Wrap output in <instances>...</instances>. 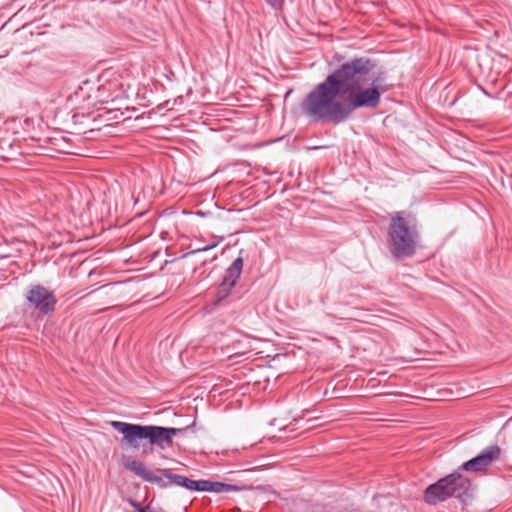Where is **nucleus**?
Segmentation results:
<instances>
[{"mask_svg": "<svg viewBox=\"0 0 512 512\" xmlns=\"http://www.w3.org/2000/svg\"><path fill=\"white\" fill-rule=\"evenodd\" d=\"M420 241L416 219L406 211L390 214L387 246L395 258H408L415 254Z\"/></svg>", "mask_w": 512, "mask_h": 512, "instance_id": "2", "label": "nucleus"}, {"mask_svg": "<svg viewBox=\"0 0 512 512\" xmlns=\"http://www.w3.org/2000/svg\"><path fill=\"white\" fill-rule=\"evenodd\" d=\"M25 299L29 307L43 315L52 314L57 304L54 292L40 284L28 287L25 292Z\"/></svg>", "mask_w": 512, "mask_h": 512, "instance_id": "4", "label": "nucleus"}, {"mask_svg": "<svg viewBox=\"0 0 512 512\" xmlns=\"http://www.w3.org/2000/svg\"><path fill=\"white\" fill-rule=\"evenodd\" d=\"M472 496L471 481L459 472L451 473L429 485L424 492V499L430 505H436L450 497L466 502Z\"/></svg>", "mask_w": 512, "mask_h": 512, "instance_id": "3", "label": "nucleus"}, {"mask_svg": "<svg viewBox=\"0 0 512 512\" xmlns=\"http://www.w3.org/2000/svg\"><path fill=\"white\" fill-rule=\"evenodd\" d=\"M373 68V62L364 57L343 63L308 93L301 104L303 113L314 121L340 123L359 108H376L385 91L381 78L362 87Z\"/></svg>", "mask_w": 512, "mask_h": 512, "instance_id": "1", "label": "nucleus"}, {"mask_svg": "<svg viewBox=\"0 0 512 512\" xmlns=\"http://www.w3.org/2000/svg\"><path fill=\"white\" fill-rule=\"evenodd\" d=\"M111 426L123 435L122 442L134 449L139 448L140 440L147 439V425L112 421Z\"/></svg>", "mask_w": 512, "mask_h": 512, "instance_id": "7", "label": "nucleus"}, {"mask_svg": "<svg viewBox=\"0 0 512 512\" xmlns=\"http://www.w3.org/2000/svg\"><path fill=\"white\" fill-rule=\"evenodd\" d=\"M189 429V426L185 428H167L155 425H147V440L151 445H156L161 448L171 446L173 443V436L178 435Z\"/></svg>", "mask_w": 512, "mask_h": 512, "instance_id": "9", "label": "nucleus"}, {"mask_svg": "<svg viewBox=\"0 0 512 512\" xmlns=\"http://www.w3.org/2000/svg\"><path fill=\"white\" fill-rule=\"evenodd\" d=\"M265 1L274 10H281L284 5V0H265Z\"/></svg>", "mask_w": 512, "mask_h": 512, "instance_id": "13", "label": "nucleus"}, {"mask_svg": "<svg viewBox=\"0 0 512 512\" xmlns=\"http://www.w3.org/2000/svg\"><path fill=\"white\" fill-rule=\"evenodd\" d=\"M182 487L191 491L212 493H229L240 490V488L237 485L233 484H227L212 480H192L187 477L184 478Z\"/></svg>", "mask_w": 512, "mask_h": 512, "instance_id": "8", "label": "nucleus"}, {"mask_svg": "<svg viewBox=\"0 0 512 512\" xmlns=\"http://www.w3.org/2000/svg\"><path fill=\"white\" fill-rule=\"evenodd\" d=\"M500 455V447L491 445L482 450L476 457L464 462L459 469L467 472H484L500 458Z\"/></svg>", "mask_w": 512, "mask_h": 512, "instance_id": "6", "label": "nucleus"}, {"mask_svg": "<svg viewBox=\"0 0 512 512\" xmlns=\"http://www.w3.org/2000/svg\"><path fill=\"white\" fill-rule=\"evenodd\" d=\"M215 246H216V244L207 245V246H204V247H202V248H198V249H196V250L192 251L191 253H197V252H202V251H208V250H210V249L214 248Z\"/></svg>", "mask_w": 512, "mask_h": 512, "instance_id": "14", "label": "nucleus"}, {"mask_svg": "<svg viewBox=\"0 0 512 512\" xmlns=\"http://www.w3.org/2000/svg\"><path fill=\"white\" fill-rule=\"evenodd\" d=\"M160 473L163 474L165 479L169 480V484H173L180 487L183 486V480L185 476L173 474L170 472V470L167 469L160 470Z\"/></svg>", "mask_w": 512, "mask_h": 512, "instance_id": "11", "label": "nucleus"}, {"mask_svg": "<svg viewBox=\"0 0 512 512\" xmlns=\"http://www.w3.org/2000/svg\"><path fill=\"white\" fill-rule=\"evenodd\" d=\"M164 478L165 477L163 475H157L154 472L150 471V476H147L145 481L158 484L160 487H167L169 483L165 482Z\"/></svg>", "mask_w": 512, "mask_h": 512, "instance_id": "12", "label": "nucleus"}, {"mask_svg": "<svg viewBox=\"0 0 512 512\" xmlns=\"http://www.w3.org/2000/svg\"><path fill=\"white\" fill-rule=\"evenodd\" d=\"M128 502L129 504L134 507L138 512H139V509H142L143 506H141L138 502L132 500V499H128Z\"/></svg>", "mask_w": 512, "mask_h": 512, "instance_id": "15", "label": "nucleus"}, {"mask_svg": "<svg viewBox=\"0 0 512 512\" xmlns=\"http://www.w3.org/2000/svg\"><path fill=\"white\" fill-rule=\"evenodd\" d=\"M126 468L134 472L137 476L146 480L147 476H150V470H148L144 463L139 460H132L125 464Z\"/></svg>", "mask_w": 512, "mask_h": 512, "instance_id": "10", "label": "nucleus"}, {"mask_svg": "<svg viewBox=\"0 0 512 512\" xmlns=\"http://www.w3.org/2000/svg\"><path fill=\"white\" fill-rule=\"evenodd\" d=\"M139 512H154L150 509L149 506L142 507V509H139Z\"/></svg>", "mask_w": 512, "mask_h": 512, "instance_id": "16", "label": "nucleus"}, {"mask_svg": "<svg viewBox=\"0 0 512 512\" xmlns=\"http://www.w3.org/2000/svg\"><path fill=\"white\" fill-rule=\"evenodd\" d=\"M243 267V259L236 258L232 264L226 269L222 282L219 284L216 294L215 303L221 304L231 293V290L237 283Z\"/></svg>", "mask_w": 512, "mask_h": 512, "instance_id": "5", "label": "nucleus"}]
</instances>
